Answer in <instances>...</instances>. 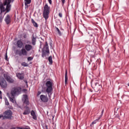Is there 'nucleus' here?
I'll return each instance as SVG.
<instances>
[{"instance_id": "79ce46f5", "label": "nucleus", "mask_w": 129, "mask_h": 129, "mask_svg": "<svg viewBox=\"0 0 129 129\" xmlns=\"http://www.w3.org/2000/svg\"><path fill=\"white\" fill-rule=\"evenodd\" d=\"M0 129H3V128H0Z\"/></svg>"}, {"instance_id": "b1692460", "label": "nucleus", "mask_w": 129, "mask_h": 129, "mask_svg": "<svg viewBox=\"0 0 129 129\" xmlns=\"http://www.w3.org/2000/svg\"><path fill=\"white\" fill-rule=\"evenodd\" d=\"M22 66H24V67H28L29 66V64L25 62H23L21 63Z\"/></svg>"}, {"instance_id": "c9c22d12", "label": "nucleus", "mask_w": 129, "mask_h": 129, "mask_svg": "<svg viewBox=\"0 0 129 129\" xmlns=\"http://www.w3.org/2000/svg\"><path fill=\"white\" fill-rule=\"evenodd\" d=\"M41 92L40 91H39L37 93V96H39V95H40V94H41Z\"/></svg>"}, {"instance_id": "39448f33", "label": "nucleus", "mask_w": 129, "mask_h": 129, "mask_svg": "<svg viewBox=\"0 0 129 129\" xmlns=\"http://www.w3.org/2000/svg\"><path fill=\"white\" fill-rule=\"evenodd\" d=\"M22 91V89L20 87H14L11 91V94L12 96L18 95L20 94V93Z\"/></svg>"}, {"instance_id": "9d476101", "label": "nucleus", "mask_w": 129, "mask_h": 129, "mask_svg": "<svg viewBox=\"0 0 129 129\" xmlns=\"http://www.w3.org/2000/svg\"><path fill=\"white\" fill-rule=\"evenodd\" d=\"M42 50L45 51L46 53H50V50H49V45L47 41H46L45 44L44 45L43 49H42Z\"/></svg>"}, {"instance_id": "bb28decb", "label": "nucleus", "mask_w": 129, "mask_h": 129, "mask_svg": "<svg viewBox=\"0 0 129 129\" xmlns=\"http://www.w3.org/2000/svg\"><path fill=\"white\" fill-rule=\"evenodd\" d=\"M5 103L6 105H10V103H9V101L7 99H5Z\"/></svg>"}, {"instance_id": "393cba45", "label": "nucleus", "mask_w": 129, "mask_h": 129, "mask_svg": "<svg viewBox=\"0 0 129 129\" xmlns=\"http://www.w3.org/2000/svg\"><path fill=\"white\" fill-rule=\"evenodd\" d=\"M46 53H47V52H46L45 51V50H42V57L43 58H44V57L46 56Z\"/></svg>"}, {"instance_id": "4c0bfd02", "label": "nucleus", "mask_w": 129, "mask_h": 129, "mask_svg": "<svg viewBox=\"0 0 129 129\" xmlns=\"http://www.w3.org/2000/svg\"><path fill=\"white\" fill-rule=\"evenodd\" d=\"M24 81L26 84V85H28V81H27V80H24Z\"/></svg>"}, {"instance_id": "4468645a", "label": "nucleus", "mask_w": 129, "mask_h": 129, "mask_svg": "<svg viewBox=\"0 0 129 129\" xmlns=\"http://www.w3.org/2000/svg\"><path fill=\"white\" fill-rule=\"evenodd\" d=\"M32 3V0H24V4L25 6V9L29 8V5Z\"/></svg>"}, {"instance_id": "0eeeda50", "label": "nucleus", "mask_w": 129, "mask_h": 129, "mask_svg": "<svg viewBox=\"0 0 129 129\" xmlns=\"http://www.w3.org/2000/svg\"><path fill=\"white\" fill-rule=\"evenodd\" d=\"M4 77L8 83H14L15 82V80H14V79H13V78H12L8 74H4Z\"/></svg>"}, {"instance_id": "cd10ccee", "label": "nucleus", "mask_w": 129, "mask_h": 129, "mask_svg": "<svg viewBox=\"0 0 129 129\" xmlns=\"http://www.w3.org/2000/svg\"><path fill=\"white\" fill-rule=\"evenodd\" d=\"M95 88H97V86H100V85L98 83H95Z\"/></svg>"}, {"instance_id": "f257e3e1", "label": "nucleus", "mask_w": 129, "mask_h": 129, "mask_svg": "<svg viewBox=\"0 0 129 129\" xmlns=\"http://www.w3.org/2000/svg\"><path fill=\"white\" fill-rule=\"evenodd\" d=\"M14 1V0H4L3 4H1L0 5V10L2 13L4 12H6L5 14L7 13H10L11 11V2Z\"/></svg>"}, {"instance_id": "e433bc0d", "label": "nucleus", "mask_w": 129, "mask_h": 129, "mask_svg": "<svg viewBox=\"0 0 129 129\" xmlns=\"http://www.w3.org/2000/svg\"><path fill=\"white\" fill-rule=\"evenodd\" d=\"M0 22H3V18L2 17V16L0 17Z\"/></svg>"}, {"instance_id": "aec40b11", "label": "nucleus", "mask_w": 129, "mask_h": 129, "mask_svg": "<svg viewBox=\"0 0 129 129\" xmlns=\"http://www.w3.org/2000/svg\"><path fill=\"white\" fill-rule=\"evenodd\" d=\"M100 118L101 117H99L98 119H96L94 121H93L90 124L91 126H93V125L95 124V123H96V122H97V121H98V120H99Z\"/></svg>"}, {"instance_id": "a211bd4d", "label": "nucleus", "mask_w": 129, "mask_h": 129, "mask_svg": "<svg viewBox=\"0 0 129 129\" xmlns=\"http://www.w3.org/2000/svg\"><path fill=\"white\" fill-rule=\"evenodd\" d=\"M36 42H37V39H36V37H34V35H33L31 40L32 44L33 46H35V45H36Z\"/></svg>"}, {"instance_id": "1a4fd4ad", "label": "nucleus", "mask_w": 129, "mask_h": 129, "mask_svg": "<svg viewBox=\"0 0 129 129\" xmlns=\"http://www.w3.org/2000/svg\"><path fill=\"white\" fill-rule=\"evenodd\" d=\"M22 100L23 101H24V104H26V105H29V104H30L28 95H23V98H22Z\"/></svg>"}, {"instance_id": "ea45409f", "label": "nucleus", "mask_w": 129, "mask_h": 129, "mask_svg": "<svg viewBox=\"0 0 129 129\" xmlns=\"http://www.w3.org/2000/svg\"><path fill=\"white\" fill-rule=\"evenodd\" d=\"M128 86H129V83L127 84Z\"/></svg>"}, {"instance_id": "2eb2a0df", "label": "nucleus", "mask_w": 129, "mask_h": 129, "mask_svg": "<svg viewBox=\"0 0 129 129\" xmlns=\"http://www.w3.org/2000/svg\"><path fill=\"white\" fill-rule=\"evenodd\" d=\"M31 110H30V108L29 107H26V109L24 110V112H23V114L24 115H26L27 114H30Z\"/></svg>"}, {"instance_id": "f03ea898", "label": "nucleus", "mask_w": 129, "mask_h": 129, "mask_svg": "<svg viewBox=\"0 0 129 129\" xmlns=\"http://www.w3.org/2000/svg\"><path fill=\"white\" fill-rule=\"evenodd\" d=\"M30 41H27V44L24 45V48L21 49L19 52V56H28V52L32 51L33 49V45L29 44Z\"/></svg>"}, {"instance_id": "9b49d317", "label": "nucleus", "mask_w": 129, "mask_h": 129, "mask_svg": "<svg viewBox=\"0 0 129 129\" xmlns=\"http://www.w3.org/2000/svg\"><path fill=\"white\" fill-rule=\"evenodd\" d=\"M40 99L43 102H48V97L47 96H45L44 95H41Z\"/></svg>"}, {"instance_id": "f704fd0d", "label": "nucleus", "mask_w": 129, "mask_h": 129, "mask_svg": "<svg viewBox=\"0 0 129 129\" xmlns=\"http://www.w3.org/2000/svg\"><path fill=\"white\" fill-rule=\"evenodd\" d=\"M5 59L8 60V54L6 53V55L5 56Z\"/></svg>"}, {"instance_id": "a878e982", "label": "nucleus", "mask_w": 129, "mask_h": 129, "mask_svg": "<svg viewBox=\"0 0 129 129\" xmlns=\"http://www.w3.org/2000/svg\"><path fill=\"white\" fill-rule=\"evenodd\" d=\"M33 59H34V57H32V56H29L27 58V60L28 61H32V60H33Z\"/></svg>"}, {"instance_id": "f8f14e48", "label": "nucleus", "mask_w": 129, "mask_h": 129, "mask_svg": "<svg viewBox=\"0 0 129 129\" xmlns=\"http://www.w3.org/2000/svg\"><path fill=\"white\" fill-rule=\"evenodd\" d=\"M5 21L7 24V25H9V24H11V16L8 15L5 19Z\"/></svg>"}, {"instance_id": "20e7f679", "label": "nucleus", "mask_w": 129, "mask_h": 129, "mask_svg": "<svg viewBox=\"0 0 129 129\" xmlns=\"http://www.w3.org/2000/svg\"><path fill=\"white\" fill-rule=\"evenodd\" d=\"M51 10V8L48 6L47 3L45 4L43 7V18H44L45 20H48L49 18V14L50 13V10Z\"/></svg>"}, {"instance_id": "2f4dec72", "label": "nucleus", "mask_w": 129, "mask_h": 129, "mask_svg": "<svg viewBox=\"0 0 129 129\" xmlns=\"http://www.w3.org/2000/svg\"><path fill=\"white\" fill-rule=\"evenodd\" d=\"M48 2L50 5H52V0H48Z\"/></svg>"}, {"instance_id": "c756f323", "label": "nucleus", "mask_w": 129, "mask_h": 129, "mask_svg": "<svg viewBox=\"0 0 129 129\" xmlns=\"http://www.w3.org/2000/svg\"><path fill=\"white\" fill-rule=\"evenodd\" d=\"M58 16H59V18H62V13H59L58 14Z\"/></svg>"}, {"instance_id": "473e14b6", "label": "nucleus", "mask_w": 129, "mask_h": 129, "mask_svg": "<svg viewBox=\"0 0 129 129\" xmlns=\"http://www.w3.org/2000/svg\"><path fill=\"white\" fill-rule=\"evenodd\" d=\"M3 97H2V91H0V99H2Z\"/></svg>"}, {"instance_id": "ddd939ff", "label": "nucleus", "mask_w": 129, "mask_h": 129, "mask_svg": "<svg viewBox=\"0 0 129 129\" xmlns=\"http://www.w3.org/2000/svg\"><path fill=\"white\" fill-rule=\"evenodd\" d=\"M16 45L18 48H22L24 44L21 40H19L17 41Z\"/></svg>"}, {"instance_id": "412c9836", "label": "nucleus", "mask_w": 129, "mask_h": 129, "mask_svg": "<svg viewBox=\"0 0 129 129\" xmlns=\"http://www.w3.org/2000/svg\"><path fill=\"white\" fill-rule=\"evenodd\" d=\"M31 22L33 25V26L34 27H35V28H38V24H37V23L36 22H35V21L34 20V19H32L31 20Z\"/></svg>"}, {"instance_id": "c85d7f7f", "label": "nucleus", "mask_w": 129, "mask_h": 129, "mask_svg": "<svg viewBox=\"0 0 129 129\" xmlns=\"http://www.w3.org/2000/svg\"><path fill=\"white\" fill-rule=\"evenodd\" d=\"M10 100L11 101V102H13L14 103V99L13 98L10 97Z\"/></svg>"}, {"instance_id": "58836bf2", "label": "nucleus", "mask_w": 129, "mask_h": 129, "mask_svg": "<svg viewBox=\"0 0 129 129\" xmlns=\"http://www.w3.org/2000/svg\"><path fill=\"white\" fill-rule=\"evenodd\" d=\"M2 117H4V115H0V119L2 118Z\"/></svg>"}, {"instance_id": "423d86ee", "label": "nucleus", "mask_w": 129, "mask_h": 129, "mask_svg": "<svg viewBox=\"0 0 129 129\" xmlns=\"http://www.w3.org/2000/svg\"><path fill=\"white\" fill-rule=\"evenodd\" d=\"M4 115H3V119H5V118L9 119L11 118V117H12V115H13V113L11 110H7L4 113Z\"/></svg>"}, {"instance_id": "72a5a7b5", "label": "nucleus", "mask_w": 129, "mask_h": 129, "mask_svg": "<svg viewBox=\"0 0 129 129\" xmlns=\"http://www.w3.org/2000/svg\"><path fill=\"white\" fill-rule=\"evenodd\" d=\"M61 3H62V5H64V4H65V0H61Z\"/></svg>"}, {"instance_id": "4be33fe9", "label": "nucleus", "mask_w": 129, "mask_h": 129, "mask_svg": "<svg viewBox=\"0 0 129 129\" xmlns=\"http://www.w3.org/2000/svg\"><path fill=\"white\" fill-rule=\"evenodd\" d=\"M48 61L49 62L50 65H52V64H53V60L52 59V56H50L48 57Z\"/></svg>"}, {"instance_id": "7c9ffc66", "label": "nucleus", "mask_w": 129, "mask_h": 129, "mask_svg": "<svg viewBox=\"0 0 129 129\" xmlns=\"http://www.w3.org/2000/svg\"><path fill=\"white\" fill-rule=\"evenodd\" d=\"M104 112V109H103L101 112V115L100 116V117H101L102 116V115L103 114V113Z\"/></svg>"}, {"instance_id": "a19ab883", "label": "nucleus", "mask_w": 129, "mask_h": 129, "mask_svg": "<svg viewBox=\"0 0 129 129\" xmlns=\"http://www.w3.org/2000/svg\"><path fill=\"white\" fill-rule=\"evenodd\" d=\"M112 42H113V39H112Z\"/></svg>"}, {"instance_id": "6ab92c4d", "label": "nucleus", "mask_w": 129, "mask_h": 129, "mask_svg": "<svg viewBox=\"0 0 129 129\" xmlns=\"http://www.w3.org/2000/svg\"><path fill=\"white\" fill-rule=\"evenodd\" d=\"M68 83V75H67V70L66 71L65 73V84H67Z\"/></svg>"}, {"instance_id": "f3484780", "label": "nucleus", "mask_w": 129, "mask_h": 129, "mask_svg": "<svg viewBox=\"0 0 129 129\" xmlns=\"http://www.w3.org/2000/svg\"><path fill=\"white\" fill-rule=\"evenodd\" d=\"M31 115L33 117V119H35V120H37V116L36 115V113L35 112V111L32 110L31 112Z\"/></svg>"}, {"instance_id": "5701e85b", "label": "nucleus", "mask_w": 129, "mask_h": 129, "mask_svg": "<svg viewBox=\"0 0 129 129\" xmlns=\"http://www.w3.org/2000/svg\"><path fill=\"white\" fill-rule=\"evenodd\" d=\"M56 30L57 31L59 36H62V33L60 31V30L57 27H55Z\"/></svg>"}, {"instance_id": "dca6fc26", "label": "nucleus", "mask_w": 129, "mask_h": 129, "mask_svg": "<svg viewBox=\"0 0 129 129\" xmlns=\"http://www.w3.org/2000/svg\"><path fill=\"white\" fill-rule=\"evenodd\" d=\"M17 77L20 80H23L25 77H24V74L18 73L17 74Z\"/></svg>"}, {"instance_id": "7ed1b4c3", "label": "nucleus", "mask_w": 129, "mask_h": 129, "mask_svg": "<svg viewBox=\"0 0 129 129\" xmlns=\"http://www.w3.org/2000/svg\"><path fill=\"white\" fill-rule=\"evenodd\" d=\"M46 87V92L48 94L49 97H51L52 95V91H53V83L50 81H48L45 83Z\"/></svg>"}, {"instance_id": "6e6552de", "label": "nucleus", "mask_w": 129, "mask_h": 129, "mask_svg": "<svg viewBox=\"0 0 129 129\" xmlns=\"http://www.w3.org/2000/svg\"><path fill=\"white\" fill-rule=\"evenodd\" d=\"M0 86H1L2 88H7V87H8L7 81L4 78L0 80Z\"/></svg>"}]
</instances>
